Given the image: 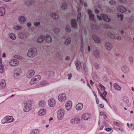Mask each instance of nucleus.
Instances as JSON below:
<instances>
[{
  "instance_id": "nucleus-1",
  "label": "nucleus",
  "mask_w": 134,
  "mask_h": 134,
  "mask_svg": "<svg viewBox=\"0 0 134 134\" xmlns=\"http://www.w3.org/2000/svg\"><path fill=\"white\" fill-rule=\"evenodd\" d=\"M22 106L24 107V111L25 112H28L31 110V104L29 101L27 103L26 101H24L22 103Z\"/></svg>"
},
{
  "instance_id": "nucleus-2",
  "label": "nucleus",
  "mask_w": 134,
  "mask_h": 134,
  "mask_svg": "<svg viewBox=\"0 0 134 134\" xmlns=\"http://www.w3.org/2000/svg\"><path fill=\"white\" fill-rule=\"evenodd\" d=\"M37 50L35 48H32L30 49L28 52L27 56L30 57H33L36 55Z\"/></svg>"
},
{
  "instance_id": "nucleus-3",
  "label": "nucleus",
  "mask_w": 134,
  "mask_h": 134,
  "mask_svg": "<svg viewBox=\"0 0 134 134\" xmlns=\"http://www.w3.org/2000/svg\"><path fill=\"white\" fill-rule=\"evenodd\" d=\"M40 79L41 76L40 75H37L31 79L30 83L31 85L36 83L38 82Z\"/></svg>"
},
{
  "instance_id": "nucleus-4",
  "label": "nucleus",
  "mask_w": 134,
  "mask_h": 134,
  "mask_svg": "<svg viewBox=\"0 0 134 134\" xmlns=\"http://www.w3.org/2000/svg\"><path fill=\"white\" fill-rule=\"evenodd\" d=\"M97 17L99 20H101L102 19H103L104 21L107 22H109L110 21V18L105 14H102L100 16L97 15Z\"/></svg>"
},
{
  "instance_id": "nucleus-5",
  "label": "nucleus",
  "mask_w": 134,
  "mask_h": 134,
  "mask_svg": "<svg viewBox=\"0 0 134 134\" xmlns=\"http://www.w3.org/2000/svg\"><path fill=\"white\" fill-rule=\"evenodd\" d=\"M9 64L12 66H14L18 65L19 64V62L16 59H12L10 61Z\"/></svg>"
},
{
  "instance_id": "nucleus-6",
  "label": "nucleus",
  "mask_w": 134,
  "mask_h": 134,
  "mask_svg": "<svg viewBox=\"0 0 134 134\" xmlns=\"http://www.w3.org/2000/svg\"><path fill=\"white\" fill-rule=\"evenodd\" d=\"M64 110H60L57 114V117L59 120H61L64 117Z\"/></svg>"
},
{
  "instance_id": "nucleus-7",
  "label": "nucleus",
  "mask_w": 134,
  "mask_h": 134,
  "mask_svg": "<svg viewBox=\"0 0 134 134\" xmlns=\"http://www.w3.org/2000/svg\"><path fill=\"white\" fill-rule=\"evenodd\" d=\"M70 24L72 28L76 29L77 27V24L75 20L74 19H71L70 21Z\"/></svg>"
},
{
  "instance_id": "nucleus-8",
  "label": "nucleus",
  "mask_w": 134,
  "mask_h": 134,
  "mask_svg": "<svg viewBox=\"0 0 134 134\" xmlns=\"http://www.w3.org/2000/svg\"><path fill=\"white\" fill-rule=\"evenodd\" d=\"M92 39L95 42L97 43H99L100 42V40L96 34H94L92 36Z\"/></svg>"
},
{
  "instance_id": "nucleus-9",
  "label": "nucleus",
  "mask_w": 134,
  "mask_h": 134,
  "mask_svg": "<svg viewBox=\"0 0 134 134\" xmlns=\"http://www.w3.org/2000/svg\"><path fill=\"white\" fill-rule=\"evenodd\" d=\"M66 95L64 93L61 94L58 96V99L60 101H64L66 99Z\"/></svg>"
},
{
  "instance_id": "nucleus-10",
  "label": "nucleus",
  "mask_w": 134,
  "mask_h": 134,
  "mask_svg": "<svg viewBox=\"0 0 134 134\" xmlns=\"http://www.w3.org/2000/svg\"><path fill=\"white\" fill-rule=\"evenodd\" d=\"M80 120V119L77 118H75L71 120L70 122L71 123L73 124V123L75 124H79Z\"/></svg>"
},
{
  "instance_id": "nucleus-11",
  "label": "nucleus",
  "mask_w": 134,
  "mask_h": 134,
  "mask_svg": "<svg viewBox=\"0 0 134 134\" xmlns=\"http://www.w3.org/2000/svg\"><path fill=\"white\" fill-rule=\"evenodd\" d=\"M45 39V36L43 35H41L38 38L37 40V41L38 43H40L43 42Z\"/></svg>"
},
{
  "instance_id": "nucleus-12",
  "label": "nucleus",
  "mask_w": 134,
  "mask_h": 134,
  "mask_svg": "<svg viewBox=\"0 0 134 134\" xmlns=\"http://www.w3.org/2000/svg\"><path fill=\"white\" fill-rule=\"evenodd\" d=\"M48 103L49 106L53 107L55 103V101L54 99H51L48 101Z\"/></svg>"
},
{
  "instance_id": "nucleus-13",
  "label": "nucleus",
  "mask_w": 134,
  "mask_h": 134,
  "mask_svg": "<svg viewBox=\"0 0 134 134\" xmlns=\"http://www.w3.org/2000/svg\"><path fill=\"white\" fill-rule=\"evenodd\" d=\"M69 102H68L65 105L66 108L68 111H69L72 107V102L70 101Z\"/></svg>"
},
{
  "instance_id": "nucleus-14",
  "label": "nucleus",
  "mask_w": 134,
  "mask_h": 134,
  "mask_svg": "<svg viewBox=\"0 0 134 134\" xmlns=\"http://www.w3.org/2000/svg\"><path fill=\"white\" fill-rule=\"evenodd\" d=\"M118 10L120 12L124 13L126 11V9L122 5H119L118 7Z\"/></svg>"
},
{
  "instance_id": "nucleus-15",
  "label": "nucleus",
  "mask_w": 134,
  "mask_h": 134,
  "mask_svg": "<svg viewBox=\"0 0 134 134\" xmlns=\"http://www.w3.org/2000/svg\"><path fill=\"white\" fill-rule=\"evenodd\" d=\"M105 47L108 51H111L113 48L112 45L110 43L107 42L105 44Z\"/></svg>"
},
{
  "instance_id": "nucleus-16",
  "label": "nucleus",
  "mask_w": 134,
  "mask_h": 134,
  "mask_svg": "<svg viewBox=\"0 0 134 134\" xmlns=\"http://www.w3.org/2000/svg\"><path fill=\"white\" fill-rule=\"evenodd\" d=\"M88 12L90 19L91 20H93L94 19V15L92 14V11L91 10L89 9L88 10Z\"/></svg>"
},
{
  "instance_id": "nucleus-17",
  "label": "nucleus",
  "mask_w": 134,
  "mask_h": 134,
  "mask_svg": "<svg viewBox=\"0 0 134 134\" xmlns=\"http://www.w3.org/2000/svg\"><path fill=\"white\" fill-rule=\"evenodd\" d=\"M18 20L20 23H24L26 20L25 18L23 16H19L18 18Z\"/></svg>"
},
{
  "instance_id": "nucleus-18",
  "label": "nucleus",
  "mask_w": 134,
  "mask_h": 134,
  "mask_svg": "<svg viewBox=\"0 0 134 134\" xmlns=\"http://www.w3.org/2000/svg\"><path fill=\"white\" fill-rule=\"evenodd\" d=\"M91 116V115H89L88 113H86L83 114L81 118L84 120H87L89 119Z\"/></svg>"
},
{
  "instance_id": "nucleus-19",
  "label": "nucleus",
  "mask_w": 134,
  "mask_h": 134,
  "mask_svg": "<svg viewBox=\"0 0 134 134\" xmlns=\"http://www.w3.org/2000/svg\"><path fill=\"white\" fill-rule=\"evenodd\" d=\"M46 113V110L45 109H42L40 110L38 112V115L40 116L44 115Z\"/></svg>"
},
{
  "instance_id": "nucleus-20",
  "label": "nucleus",
  "mask_w": 134,
  "mask_h": 134,
  "mask_svg": "<svg viewBox=\"0 0 134 134\" xmlns=\"http://www.w3.org/2000/svg\"><path fill=\"white\" fill-rule=\"evenodd\" d=\"M35 2L34 0H29L25 2V4L29 6L34 4Z\"/></svg>"
},
{
  "instance_id": "nucleus-21",
  "label": "nucleus",
  "mask_w": 134,
  "mask_h": 134,
  "mask_svg": "<svg viewBox=\"0 0 134 134\" xmlns=\"http://www.w3.org/2000/svg\"><path fill=\"white\" fill-rule=\"evenodd\" d=\"M83 106V105L82 103H79L76 106V109L77 110H80L82 109Z\"/></svg>"
},
{
  "instance_id": "nucleus-22",
  "label": "nucleus",
  "mask_w": 134,
  "mask_h": 134,
  "mask_svg": "<svg viewBox=\"0 0 134 134\" xmlns=\"http://www.w3.org/2000/svg\"><path fill=\"white\" fill-rule=\"evenodd\" d=\"M29 74L27 76V77L28 78H30L32 77L35 74V71L33 70H31L29 72Z\"/></svg>"
},
{
  "instance_id": "nucleus-23",
  "label": "nucleus",
  "mask_w": 134,
  "mask_h": 134,
  "mask_svg": "<svg viewBox=\"0 0 134 134\" xmlns=\"http://www.w3.org/2000/svg\"><path fill=\"white\" fill-rule=\"evenodd\" d=\"M6 118H7V120L8 123L12 122L14 120V118L12 116H6Z\"/></svg>"
},
{
  "instance_id": "nucleus-24",
  "label": "nucleus",
  "mask_w": 134,
  "mask_h": 134,
  "mask_svg": "<svg viewBox=\"0 0 134 134\" xmlns=\"http://www.w3.org/2000/svg\"><path fill=\"white\" fill-rule=\"evenodd\" d=\"M47 42L49 43L52 42V38L49 34H47L45 38Z\"/></svg>"
},
{
  "instance_id": "nucleus-25",
  "label": "nucleus",
  "mask_w": 134,
  "mask_h": 134,
  "mask_svg": "<svg viewBox=\"0 0 134 134\" xmlns=\"http://www.w3.org/2000/svg\"><path fill=\"white\" fill-rule=\"evenodd\" d=\"M121 69L122 71L125 73H128L129 71L128 68L125 65L123 66L122 67Z\"/></svg>"
},
{
  "instance_id": "nucleus-26",
  "label": "nucleus",
  "mask_w": 134,
  "mask_h": 134,
  "mask_svg": "<svg viewBox=\"0 0 134 134\" xmlns=\"http://www.w3.org/2000/svg\"><path fill=\"white\" fill-rule=\"evenodd\" d=\"M19 37L21 39H25L26 38V35L24 33H20L19 35Z\"/></svg>"
},
{
  "instance_id": "nucleus-27",
  "label": "nucleus",
  "mask_w": 134,
  "mask_h": 134,
  "mask_svg": "<svg viewBox=\"0 0 134 134\" xmlns=\"http://www.w3.org/2000/svg\"><path fill=\"white\" fill-rule=\"evenodd\" d=\"M5 10L3 7L0 8V16H3L5 14Z\"/></svg>"
},
{
  "instance_id": "nucleus-28",
  "label": "nucleus",
  "mask_w": 134,
  "mask_h": 134,
  "mask_svg": "<svg viewBox=\"0 0 134 134\" xmlns=\"http://www.w3.org/2000/svg\"><path fill=\"white\" fill-rule=\"evenodd\" d=\"M61 8L62 10L65 11L68 8L67 5L66 3H63L62 5Z\"/></svg>"
},
{
  "instance_id": "nucleus-29",
  "label": "nucleus",
  "mask_w": 134,
  "mask_h": 134,
  "mask_svg": "<svg viewBox=\"0 0 134 134\" xmlns=\"http://www.w3.org/2000/svg\"><path fill=\"white\" fill-rule=\"evenodd\" d=\"M6 83L5 81L4 80H2L0 81V87H5Z\"/></svg>"
},
{
  "instance_id": "nucleus-30",
  "label": "nucleus",
  "mask_w": 134,
  "mask_h": 134,
  "mask_svg": "<svg viewBox=\"0 0 134 134\" xmlns=\"http://www.w3.org/2000/svg\"><path fill=\"white\" fill-rule=\"evenodd\" d=\"M81 13L79 12L77 15V21L78 23L80 24L81 23Z\"/></svg>"
},
{
  "instance_id": "nucleus-31",
  "label": "nucleus",
  "mask_w": 134,
  "mask_h": 134,
  "mask_svg": "<svg viewBox=\"0 0 134 134\" xmlns=\"http://www.w3.org/2000/svg\"><path fill=\"white\" fill-rule=\"evenodd\" d=\"M71 42V38L70 37H68L66 40L64 44L66 45H68L70 44Z\"/></svg>"
},
{
  "instance_id": "nucleus-32",
  "label": "nucleus",
  "mask_w": 134,
  "mask_h": 134,
  "mask_svg": "<svg viewBox=\"0 0 134 134\" xmlns=\"http://www.w3.org/2000/svg\"><path fill=\"white\" fill-rule=\"evenodd\" d=\"M93 54L96 58H98L99 56L100 53L97 50H96L94 51Z\"/></svg>"
},
{
  "instance_id": "nucleus-33",
  "label": "nucleus",
  "mask_w": 134,
  "mask_h": 134,
  "mask_svg": "<svg viewBox=\"0 0 134 134\" xmlns=\"http://www.w3.org/2000/svg\"><path fill=\"white\" fill-rule=\"evenodd\" d=\"M108 36L109 38L112 39L115 38V36L110 32H108L107 33Z\"/></svg>"
},
{
  "instance_id": "nucleus-34",
  "label": "nucleus",
  "mask_w": 134,
  "mask_h": 134,
  "mask_svg": "<svg viewBox=\"0 0 134 134\" xmlns=\"http://www.w3.org/2000/svg\"><path fill=\"white\" fill-rule=\"evenodd\" d=\"M65 30L66 32H70L71 31L70 26L69 25H66L65 28Z\"/></svg>"
},
{
  "instance_id": "nucleus-35",
  "label": "nucleus",
  "mask_w": 134,
  "mask_h": 134,
  "mask_svg": "<svg viewBox=\"0 0 134 134\" xmlns=\"http://www.w3.org/2000/svg\"><path fill=\"white\" fill-rule=\"evenodd\" d=\"M114 86L116 90H121V88L120 86H119L117 84L115 83L114 84Z\"/></svg>"
},
{
  "instance_id": "nucleus-36",
  "label": "nucleus",
  "mask_w": 134,
  "mask_h": 134,
  "mask_svg": "<svg viewBox=\"0 0 134 134\" xmlns=\"http://www.w3.org/2000/svg\"><path fill=\"white\" fill-rule=\"evenodd\" d=\"M51 16L54 19H57L58 17V14L55 13H52L51 14Z\"/></svg>"
},
{
  "instance_id": "nucleus-37",
  "label": "nucleus",
  "mask_w": 134,
  "mask_h": 134,
  "mask_svg": "<svg viewBox=\"0 0 134 134\" xmlns=\"http://www.w3.org/2000/svg\"><path fill=\"white\" fill-rule=\"evenodd\" d=\"M40 133V131L38 130L35 129L32 131L31 134H38Z\"/></svg>"
},
{
  "instance_id": "nucleus-38",
  "label": "nucleus",
  "mask_w": 134,
  "mask_h": 134,
  "mask_svg": "<svg viewBox=\"0 0 134 134\" xmlns=\"http://www.w3.org/2000/svg\"><path fill=\"white\" fill-rule=\"evenodd\" d=\"M4 66L3 65H0V73H2L4 71Z\"/></svg>"
},
{
  "instance_id": "nucleus-39",
  "label": "nucleus",
  "mask_w": 134,
  "mask_h": 134,
  "mask_svg": "<svg viewBox=\"0 0 134 134\" xmlns=\"http://www.w3.org/2000/svg\"><path fill=\"white\" fill-rule=\"evenodd\" d=\"M16 72H17V70H15L14 76L15 78L17 79L20 75V74L19 73Z\"/></svg>"
},
{
  "instance_id": "nucleus-40",
  "label": "nucleus",
  "mask_w": 134,
  "mask_h": 134,
  "mask_svg": "<svg viewBox=\"0 0 134 134\" xmlns=\"http://www.w3.org/2000/svg\"><path fill=\"white\" fill-rule=\"evenodd\" d=\"M9 37L10 38L13 40H15L16 39V37L14 34L12 33H11L9 35Z\"/></svg>"
},
{
  "instance_id": "nucleus-41",
  "label": "nucleus",
  "mask_w": 134,
  "mask_h": 134,
  "mask_svg": "<svg viewBox=\"0 0 134 134\" xmlns=\"http://www.w3.org/2000/svg\"><path fill=\"white\" fill-rule=\"evenodd\" d=\"M46 74L47 76L48 77L51 76L53 74V72H52L50 71H47L46 72Z\"/></svg>"
},
{
  "instance_id": "nucleus-42",
  "label": "nucleus",
  "mask_w": 134,
  "mask_h": 134,
  "mask_svg": "<svg viewBox=\"0 0 134 134\" xmlns=\"http://www.w3.org/2000/svg\"><path fill=\"white\" fill-rule=\"evenodd\" d=\"M117 16L118 18H120V20L121 21H122L123 18V15L121 14H118Z\"/></svg>"
},
{
  "instance_id": "nucleus-43",
  "label": "nucleus",
  "mask_w": 134,
  "mask_h": 134,
  "mask_svg": "<svg viewBox=\"0 0 134 134\" xmlns=\"http://www.w3.org/2000/svg\"><path fill=\"white\" fill-rule=\"evenodd\" d=\"M92 30H97L98 29L97 26L96 25H92L91 26Z\"/></svg>"
},
{
  "instance_id": "nucleus-44",
  "label": "nucleus",
  "mask_w": 134,
  "mask_h": 134,
  "mask_svg": "<svg viewBox=\"0 0 134 134\" xmlns=\"http://www.w3.org/2000/svg\"><path fill=\"white\" fill-rule=\"evenodd\" d=\"M53 31L56 34L58 33L59 32V29L57 28H55L54 29Z\"/></svg>"
},
{
  "instance_id": "nucleus-45",
  "label": "nucleus",
  "mask_w": 134,
  "mask_h": 134,
  "mask_svg": "<svg viewBox=\"0 0 134 134\" xmlns=\"http://www.w3.org/2000/svg\"><path fill=\"white\" fill-rule=\"evenodd\" d=\"M6 119L7 118H6V117L4 118L1 120L3 124H5V123H8Z\"/></svg>"
},
{
  "instance_id": "nucleus-46",
  "label": "nucleus",
  "mask_w": 134,
  "mask_h": 134,
  "mask_svg": "<svg viewBox=\"0 0 134 134\" xmlns=\"http://www.w3.org/2000/svg\"><path fill=\"white\" fill-rule=\"evenodd\" d=\"M124 101H125V103L126 104H127V105L130 107V106L131 104L129 103V100L128 99H126V100H125L124 99Z\"/></svg>"
},
{
  "instance_id": "nucleus-47",
  "label": "nucleus",
  "mask_w": 134,
  "mask_h": 134,
  "mask_svg": "<svg viewBox=\"0 0 134 134\" xmlns=\"http://www.w3.org/2000/svg\"><path fill=\"white\" fill-rule=\"evenodd\" d=\"M44 102L43 101H40L39 103V106L42 107H43L44 105Z\"/></svg>"
},
{
  "instance_id": "nucleus-48",
  "label": "nucleus",
  "mask_w": 134,
  "mask_h": 134,
  "mask_svg": "<svg viewBox=\"0 0 134 134\" xmlns=\"http://www.w3.org/2000/svg\"><path fill=\"white\" fill-rule=\"evenodd\" d=\"M40 22H37L34 23V25L35 26H38L40 25Z\"/></svg>"
},
{
  "instance_id": "nucleus-49",
  "label": "nucleus",
  "mask_w": 134,
  "mask_h": 134,
  "mask_svg": "<svg viewBox=\"0 0 134 134\" xmlns=\"http://www.w3.org/2000/svg\"><path fill=\"white\" fill-rule=\"evenodd\" d=\"M119 1L121 3H125L126 2L127 0H119Z\"/></svg>"
},
{
  "instance_id": "nucleus-50",
  "label": "nucleus",
  "mask_w": 134,
  "mask_h": 134,
  "mask_svg": "<svg viewBox=\"0 0 134 134\" xmlns=\"http://www.w3.org/2000/svg\"><path fill=\"white\" fill-rule=\"evenodd\" d=\"M112 130V129L110 127H109L108 128H106L105 129V130L108 132H109L110 131Z\"/></svg>"
},
{
  "instance_id": "nucleus-51",
  "label": "nucleus",
  "mask_w": 134,
  "mask_h": 134,
  "mask_svg": "<svg viewBox=\"0 0 134 134\" xmlns=\"http://www.w3.org/2000/svg\"><path fill=\"white\" fill-rule=\"evenodd\" d=\"M46 84V82L45 81H43L40 83V85L45 86Z\"/></svg>"
},
{
  "instance_id": "nucleus-52",
  "label": "nucleus",
  "mask_w": 134,
  "mask_h": 134,
  "mask_svg": "<svg viewBox=\"0 0 134 134\" xmlns=\"http://www.w3.org/2000/svg\"><path fill=\"white\" fill-rule=\"evenodd\" d=\"M80 65L81 67H82V66H83L85 65H84L83 62H80Z\"/></svg>"
},
{
  "instance_id": "nucleus-53",
  "label": "nucleus",
  "mask_w": 134,
  "mask_h": 134,
  "mask_svg": "<svg viewBox=\"0 0 134 134\" xmlns=\"http://www.w3.org/2000/svg\"><path fill=\"white\" fill-rule=\"evenodd\" d=\"M99 86L102 88H103V90H105V88L104 87V86H103L102 84L100 83L99 84Z\"/></svg>"
},
{
  "instance_id": "nucleus-54",
  "label": "nucleus",
  "mask_w": 134,
  "mask_h": 134,
  "mask_svg": "<svg viewBox=\"0 0 134 134\" xmlns=\"http://www.w3.org/2000/svg\"><path fill=\"white\" fill-rule=\"evenodd\" d=\"M109 3L111 4H114L115 3V2L113 1L112 0L109 1Z\"/></svg>"
},
{
  "instance_id": "nucleus-55",
  "label": "nucleus",
  "mask_w": 134,
  "mask_h": 134,
  "mask_svg": "<svg viewBox=\"0 0 134 134\" xmlns=\"http://www.w3.org/2000/svg\"><path fill=\"white\" fill-rule=\"evenodd\" d=\"M68 79L69 80H70L71 79V77H72V74L71 73H70L68 75Z\"/></svg>"
},
{
  "instance_id": "nucleus-56",
  "label": "nucleus",
  "mask_w": 134,
  "mask_h": 134,
  "mask_svg": "<svg viewBox=\"0 0 134 134\" xmlns=\"http://www.w3.org/2000/svg\"><path fill=\"white\" fill-rule=\"evenodd\" d=\"M113 109H114V110L115 111H117V110L115 106L114 105H112Z\"/></svg>"
},
{
  "instance_id": "nucleus-57",
  "label": "nucleus",
  "mask_w": 134,
  "mask_h": 134,
  "mask_svg": "<svg viewBox=\"0 0 134 134\" xmlns=\"http://www.w3.org/2000/svg\"><path fill=\"white\" fill-rule=\"evenodd\" d=\"M83 44H82L81 45V48H80V49H81V52H83Z\"/></svg>"
},
{
  "instance_id": "nucleus-58",
  "label": "nucleus",
  "mask_w": 134,
  "mask_h": 134,
  "mask_svg": "<svg viewBox=\"0 0 134 134\" xmlns=\"http://www.w3.org/2000/svg\"><path fill=\"white\" fill-rule=\"evenodd\" d=\"M114 123L115 125L118 126H119V125H120V124L119 123L116 122H114Z\"/></svg>"
},
{
  "instance_id": "nucleus-59",
  "label": "nucleus",
  "mask_w": 134,
  "mask_h": 134,
  "mask_svg": "<svg viewBox=\"0 0 134 134\" xmlns=\"http://www.w3.org/2000/svg\"><path fill=\"white\" fill-rule=\"evenodd\" d=\"M95 12L96 13H98L99 12V10H98L97 8H96L95 9Z\"/></svg>"
},
{
  "instance_id": "nucleus-60",
  "label": "nucleus",
  "mask_w": 134,
  "mask_h": 134,
  "mask_svg": "<svg viewBox=\"0 0 134 134\" xmlns=\"http://www.w3.org/2000/svg\"><path fill=\"white\" fill-rule=\"evenodd\" d=\"M129 60L130 63H131L133 61V59L132 58L130 57L129 58Z\"/></svg>"
},
{
  "instance_id": "nucleus-61",
  "label": "nucleus",
  "mask_w": 134,
  "mask_h": 134,
  "mask_svg": "<svg viewBox=\"0 0 134 134\" xmlns=\"http://www.w3.org/2000/svg\"><path fill=\"white\" fill-rule=\"evenodd\" d=\"M115 39H116L118 40H120L121 39V37L120 36H118L116 37Z\"/></svg>"
},
{
  "instance_id": "nucleus-62",
  "label": "nucleus",
  "mask_w": 134,
  "mask_h": 134,
  "mask_svg": "<svg viewBox=\"0 0 134 134\" xmlns=\"http://www.w3.org/2000/svg\"><path fill=\"white\" fill-rule=\"evenodd\" d=\"M90 83L91 85L92 86L94 84V82H93L92 81V80H90Z\"/></svg>"
},
{
  "instance_id": "nucleus-63",
  "label": "nucleus",
  "mask_w": 134,
  "mask_h": 134,
  "mask_svg": "<svg viewBox=\"0 0 134 134\" xmlns=\"http://www.w3.org/2000/svg\"><path fill=\"white\" fill-rule=\"evenodd\" d=\"M104 94V96L105 97H106V95L107 94V92L105 91H104V92L103 93V94Z\"/></svg>"
},
{
  "instance_id": "nucleus-64",
  "label": "nucleus",
  "mask_w": 134,
  "mask_h": 134,
  "mask_svg": "<svg viewBox=\"0 0 134 134\" xmlns=\"http://www.w3.org/2000/svg\"><path fill=\"white\" fill-rule=\"evenodd\" d=\"M99 107L101 108H103L104 107V105L103 104H99Z\"/></svg>"
}]
</instances>
